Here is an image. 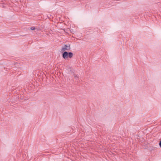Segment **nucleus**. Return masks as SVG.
I'll return each instance as SVG.
<instances>
[{
	"label": "nucleus",
	"instance_id": "f257e3e1",
	"mask_svg": "<svg viewBox=\"0 0 161 161\" xmlns=\"http://www.w3.org/2000/svg\"><path fill=\"white\" fill-rule=\"evenodd\" d=\"M73 53L71 52H68L64 51L62 54L63 58L65 59H67L68 58H71L73 56Z\"/></svg>",
	"mask_w": 161,
	"mask_h": 161
},
{
	"label": "nucleus",
	"instance_id": "f03ea898",
	"mask_svg": "<svg viewBox=\"0 0 161 161\" xmlns=\"http://www.w3.org/2000/svg\"><path fill=\"white\" fill-rule=\"evenodd\" d=\"M70 49V45H65L64 46L62 47V48L61 49L62 51H69Z\"/></svg>",
	"mask_w": 161,
	"mask_h": 161
},
{
	"label": "nucleus",
	"instance_id": "7ed1b4c3",
	"mask_svg": "<svg viewBox=\"0 0 161 161\" xmlns=\"http://www.w3.org/2000/svg\"><path fill=\"white\" fill-rule=\"evenodd\" d=\"M31 29L32 30H35V27H32L31 28Z\"/></svg>",
	"mask_w": 161,
	"mask_h": 161
},
{
	"label": "nucleus",
	"instance_id": "20e7f679",
	"mask_svg": "<svg viewBox=\"0 0 161 161\" xmlns=\"http://www.w3.org/2000/svg\"><path fill=\"white\" fill-rule=\"evenodd\" d=\"M159 145L160 147L161 148V140L159 142Z\"/></svg>",
	"mask_w": 161,
	"mask_h": 161
},
{
	"label": "nucleus",
	"instance_id": "39448f33",
	"mask_svg": "<svg viewBox=\"0 0 161 161\" xmlns=\"http://www.w3.org/2000/svg\"><path fill=\"white\" fill-rule=\"evenodd\" d=\"M75 78H78L77 76V75L76 76H75Z\"/></svg>",
	"mask_w": 161,
	"mask_h": 161
}]
</instances>
